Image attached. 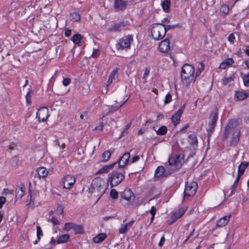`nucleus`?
<instances>
[{
    "label": "nucleus",
    "mask_w": 249,
    "mask_h": 249,
    "mask_svg": "<svg viewBox=\"0 0 249 249\" xmlns=\"http://www.w3.org/2000/svg\"><path fill=\"white\" fill-rule=\"evenodd\" d=\"M238 124L234 120H230L225 127L223 135V139L226 140L229 135L231 134L232 137L230 142L231 146H235L239 142L241 135L240 130L237 127Z\"/></svg>",
    "instance_id": "nucleus-1"
},
{
    "label": "nucleus",
    "mask_w": 249,
    "mask_h": 249,
    "mask_svg": "<svg viewBox=\"0 0 249 249\" xmlns=\"http://www.w3.org/2000/svg\"><path fill=\"white\" fill-rule=\"evenodd\" d=\"M107 186L104 180L101 178H95L92 180L90 187L89 188V193L94 194L98 197V200L105 194Z\"/></svg>",
    "instance_id": "nucleus-2"
},
{
    "label": "nucleus",
    "mask_w": 249,
    "mask_h": 249,
    "mask_svg": "<svg viewBox=\"0 0 249 249\" xmlns=\"http://www.w3.org/2000/svg\"><path fill=\"white\" fill-rule=\"evenodd\" d=\"M180 76L182 82L186 86L194 83L196 81L194 67L188 64H184L181 68Z\"/></svg>",
    "instance_id": "nucleus-3"
},
{
    "label": "nucleus",
    "mask_w": 249,
    "mask_h": 249,
    "mask_svg": "<svg viewBox=\"0 0 249 249\" xmlns=\"http://www.w3.org/2000/svg\"><path fill=\"white\" fill-rule=\"evenodd\" d=\"M151 34L155 40L162 39L166 34L165 25L161 23L153 24L151 26Z\"/></svg>",
    "instance_id": "nucleus-4"
},
{
    "label": "nucleus",
    "mask_w": 249,
    "mask_h": 249,
    "mask_svg": "<svg viewBox=\"0 0 249 249\" xmlns=\"http://www.w3.org/2000/svg\"><path fill=\"white\" fill-rule=\"evenodd\" d=\"M184 157L182 154L172 155L168 159L169 165L171 167V173L181 168L183 162Z\"/></svg>",
    "instance_id": "nucleus-5"
},
{
    "label": "nucleus",
    "mask_w": 249,
    "mask_h": 249,
    "mask_svg": "<svg viewBox=\"0 0 249 249\" xmlns=\"http://www.w3.org/2000/svg\"><path fill=\"white\" fill-rule=\"evenodd\" d=\"M124 178V174L114 171L108 174L107 181L110 182L111 187H113L120 184Z\"/></svg>",
    "instance_id": "nucleus-6"
},
{
    "label": "nucleus",
    "mask_w": 249,
    "mask_h": 249,
    "mask_svg": "<svg viewBox=\"0 0 249 249\" xmlns=\"http://www.w3.org/2000/svg\"><path fill=\"white\" fill-rule=\"evenodd\" d=\"M218 110L217 109H215L213 110L209 116V119L210 121L208 128H207V131L209 135L211 134L214 130L215 126L218 120Z\"/></svg>",
    "instance_id": "nucleus-7"
},
{
    "label": "nucleus",
    "mask_w": 249,
    "mask_h": 249,
    "mask_svg": "<svg viewBox=\"0 0 249 249\" xmlns=\"http://www.w3.org/2000/svg\"><path fill=\"white\" fill-rule=\"evenodd\" d=\"M133 41L132 36H124L119 40L118 43L116 44V48L118 50H124L130 49L131 43Z\"/></svg>",
    "instance_id": "nucleus-8"
},
{
    "label": "nucleus",
    "mask_w": 249,
    "mask_h": 249,
    "mask_svg": "<svg viewBox=\"0 0 249 249\" xmlns=\"http://www.w3.org/2000/svg\"><path fill=\"white\" fill-rule=\"evenodd\" d=\"M197 187V184L196 182H187L184 192V197L187 198L194 196L196 193Z\"/></svg>",
    "instance_id": "nucleus-9"
},
{
    "label": "nucleus",
    "mask_w": 249,
    "mask_h": 249,
    "mask_svg": "<svg viewBox=\"0 0 249 249\" xmlns=\"http://www.w3.org/2000/svg\"><path fill=\"white\" fill-rule=\"evenodd\" d=\"M128 24V22L127 21H122L114 23L108 28L107 31L109 32H119L123 30Z\"/></svg>",
    "instance_id": "nucleus-10"
},
{
    "label": "nucleus",
    "mask_w": 249,
    "mask_h": 249,
    "mask_svg": "<svg viewBox=\"0 0 249 249\" xmlns=\"http://www.w3.org/2000/svg\"><path fill=\"white\" fill-rule=\"evenodd\" d=\"M130 154L129 152H125L116 162L118 164L120 168H124L130 164Z\"/></svg>",
    "instance_id": "nucleus-11"
},
{
    "label": "nucleus",
    "mask_w": 249,
    "mask_h": 249,
    "mask_svg": "<svg viewBox=\"0 0 249 249\" xmlns=\"http://www.w3.org/2000/svg\"><path fill=\"white\" fill-rule=\"evenodd\" d=\"M49 116V110L46 107H40L36 113V118L39 122H45Z\"/></svg>",
    "instance_id": "nucleus-12"
},
{
    "label": "nucleus",
    "mask_w": 249,
    "mask_h": 249,
    "mask_svg": "<svg viewBox=\"0 0 249 249\" xmlns=\"http://www.w3.org/2000/svg\"><path fill=\"white\" fill-rule=\"evenodd\" d=\"M75 182V178L71 175L65 176L62 180L63 187L66 189H70L74 185Z\"/></svg>",
    "instance_id": "nucleus-13"
},
{
    "label": "nucleus",
    "mask_w": 249,
    "mask_h": 249,
    "mask_svg": "<svg viewBox=\"0 0 249 249\" xmlns=\"http://www.w3.org/2000/svg\"><path fill=\"white\" fill-rule=\"evenodd\" d=\"M185 104H184L176 113L172 117L171 120L175 126H176L180 122V117L184 111Z\"/></svg>",
    "instance_id": "nucleus-14"
},
{
    "label": "nucleus",
    "mask_w": 249,
    "mask_h": 249,
    "mask_svg": "<svg viewBox=\"0 0 249 249\" xmlns=\"http://www.w3.org/2000/svg\"><path fill=\"white\" fill-rule=\"evenodd\" d=\"M121 198L128 201H132L135 198L133 193L130 189L124 190L121 195Z\"/></svg>",
    "instance_id": "nucleus-15"
},
{
    "label": "nucleus",
    "mask_w": 249,
    "mask_h": 249,
    "mask_svg": "<svg viewBox=\"0 0 249 249\" xmlns=\"http://www.w3.org/2000/svg\"><path fill=\"white\" fill-rule=\"evenodd\" d=\"M170 40L168 38L160 42L159 46V50L162 53L167 52L170 50Z\"/></svg>",
    "instance_id": "nucleus-16"
},
{
    "label": "nucleus",
    "mask_w": 249,
    "mask_h": 249,
    "mask_svg": "<svg viewBox=\"0 0 249 249\" xmlns=\"http://www.w3.org/2000/svg\"><path fill=\"white\" fill-rule=\"evenodd\" d=\"M231 215H226L217 220L215 228H221L225 226L230 221Z\"/></svg>",
    "instance_id": "nucleus-17"
},
{
    "label": "nucleus",
    "mask_w": 249,
    "mask_h": 249,
    "mask_svg": "<svg viewBox=\"0 0 249 249\" xmlns=\"http://www.w3.org/2000/svg\"><path fill=\"white\" fill-rule=\"evenodd\" d=\"M128 1L115 0L114 7L118 10L123 11L125 9Z\"/></svg>",
    "instance_id": "nucleus-18"
},
{
    "label": "nucleus",
    "mask_w": 249,
    "mask_h": 249,
    "mask_svg": "<svg viewBox=\"0 0 249 249\" xmlns=\"http://www.w3.org/2000/svg\"><path fill=\"white\" fill-rule=\"evenodd\" d=\"M36 173L38 177L40 178H46L48 174V171L44 167H40L36 170Z\"/></svg>",
    "instance_id": "nucleus-19"
},
{
    "label": "nucleus",
    "mask_w": 249,
    "mask_h": 249,
    "mask_svg": "<svg viewBox=\"0 0 249 249\" xmlns=\"http://www.w3.org/2000/svg\"><path fill=\"white\" fill-rule=\"evenodd\" d=\"M188 140L190 144L192 146H196L198 144L197 138L196 134L194 133L189 135L188 137Z\"/></svg>",
    "instance_id": "nucleus-20"
},
{
    "label": "nucleus",
    "mask_w": 249,
    "mask_h": 249,
    "mask_svg": "<svg viewBox=\"0 0 249 249\" xmlns=\"http://www.w3.org/2000/svg\"><path fill=\"white\" fill-rule=\"evenodd\" d=\"M116 164H117V162H114L109 165H105L97 171V174L107 173L109 170H111Z\"/></svg>",
    "instance_id": "nucleus-21"
},
{
    "label": "nucleus",
    "mask_w": 249,
    "mask_h": 249,
    "mask_svg": "<svg viewBox=\"0 0 249 249\" xmlns=\"http://www.w3.org/2000/svg\"><path fill=\"white\" fill-rule=\"evenodd\" d=\"M234 61L232 58H228L221 63L219 68L222 69H225L228 67H231Z\"/></svg>",
    "instance_id": "nucleus-22"
},
{
    "label": "nucleus",
    "mask_w": 249,
    "mask_h": 249,
    "mask_svg": "<svg viewBox=\"0 0 249 249\" xmlns=\"http://www.w3.org/2000/svg\"><path fill=\"white\" fill-rule=\"evenodd\" d=\"M185 213L184 210H179L178 212L175 213L171 217L172 221L170 222V224H173L176 220L181 217Z\"/></svg>",
    "instance_id": "nucleus-23"
},
{
    "label": "nucleus",
    "mask_w": 249,
    "mask_h": 249,
    "mask_svg": "<svg viewBox=\"0 0 249 249\" xmlns=\"http://www.w3.org/2000/svg\"><path fill=\"white\" fill-rule=\"evenodd\" d=\"M248 162H243L238 167V175L239 177L241 176L244 174L246 169L249 165Z\"/></svg>",
    "instance_id": "nucleus-24"
},
{
    "label": "nucleus",
    "mask_w": 249,
    "mask_h": 249,
    "mask_svg": "<svg viewBox=\"0 0 249 249\" xmlns=\"http://www.w3.org/2000/svg\"><path fill=\"white\" fill-rule=\"evenodd\" d=\"M118 73V69L116 68L114 69L112 72L110 73L108 79L107 81V86H108L110 84H111L113 80H114L117 77Z\"/></svg>",
    "instance_id": "nucleus-25"
},
{
    "label": "nucleus",
    "mask_w": 249,
    "mask_h": 249,
    "mask_svg": "<svg viewBox=\"0 0 249 249\" xmlns=\"http://www.w3.org/2000/svg\"><path fill=\"white\" fill-rule=\"evenodd\" d=\"M127 101L126 100L125 101H124L120 106H108L107 107V112L105 114L103 115V117L107 116L108 114H109L110 113H112L115 111L117 110L120 107H121Z\"/></svg>",
    "instance_id": "nucleus-26"
},
{
    "label": "nucleus",
    "mask_w": 249,
    "mask_h": 249,
    "mask_svg": "<svg viewBox=\"0 0 249 249\" xmlns=\"http://www.w3.org/2000/svg\"><path fill=\"white\" fill-rule=\"evenodd\" d=\"M25 192V188L23 184H20L18 189L16 190V197L18 198H21L24 195Z\"/></svg>",
    "instance_id": "nucleus-27"
},
{
    "label": "nucleus",
    "mask_w": 249,
    "mask_h": 249,
    "mask_svg": "<svg viewBox=\"0 0 249 249\" xmlns=\"http://www.w3.org/2000/svg\"><path fill=\"white\" fill-rule=\"evenodd\" d=\"M249 96V94L243 91H237L235 94V99L236 100H242Z\"/></svg>",
    "instance_id": "nucleus-28"
},
{
    "label": "nucleus",
    "mask_w": 249,
    "mask_h": 249,
    "mask_svg": "<svg viewBox=\"0 0 249 249\" xmlns=\"http://www.w3.org/2000/svg\"><path fill=\"white\" fill-rule=\"evenodd\" d=\"M165 170L163 166H158L155 172V177L160 178L161 177L165 172Z\"/></svg>",
    "instance_id": "nucleus-29"
},
{
    "label": "nucleus",
    "mask_w": 249,
    "mask_h": 249,
    "mask_svg": "<svg viewBox=\"0 0 249 249\" xmlns=\"http://www.w3.org/2000/svg\"><path fill=\"white\" fill-rule=\"evenodd\" d=\"M70 238V235L68 234L60 235L57 240V244L64 243L67 242Z\"/></svg>",
    "instance_id": "nucleus-30"
},
{
    "label": "nucleus",
    "mask_w": 249,
    "mask_h": 249,
    "mask_svg": "<svg viewBox=\"0 0 249 249\" xmlns=\"http://www.w3.org/2000/svg\"><path fill=\"white\" fill-rule=\"evenodd\" d=\"M240 178V177H239V176H237V177H236V179H235L233 184L231 186V193H230V196H231L233 195V194H234L235 192V190H236V188H237V187L238 186Z\"/></svg>",
    "instance_id": "nucleus-31"
},
{
    "label": "nucleus",
    "mask_w": 249,
    "mask_h": 249,
    "mask_svg": "<svg viewBox=\"0 0 249 249\" xmlns=\"http://www.w3.org/2000/svg\"><path fill=\"white\" fill-rule=\"evenodd\" d=\"M106 237L107 235L105 233L99 234L98 235L93 238V241L96 243H100L104 240Z\"/></svg>",
    "instance_id": "nucleus-32"
},
{
    "label": "nucleus",
    "mask_w": 249,
    "mask_h": 249,
    "mask_svg": "<svg viewBox=\"0 0 249 249\" xmlns=\"http://www.w3.org/2000/svg\"><path fill=\"white\" fill-rule=\"evenodd\" d=\"M71 20L72 21L76 22L78 21L81 19V16L79 13L77 12H73L71 13L70 15Z\"/></svg>",
    "instance_id": "nucleus-33"
},
{
    "label": "nucleus",
    "mask_w": 249,
    "mask_h": 249,
    "mask_svg": "<svg viewBox=\"0 0 249 249\" xmlns=\"http://www.w3.org/2000/svg\"><path fill=\"white\" fill-rule=\"evenodd\" d=\"M82 39V36L79 34L74 35L72 38V40L75 44L79 45Z\"/></svg>",
    "instance_id": "nucleus-34"
},
{
    "label": "nucleus",
    "mask_w": 249,
    "mask_h": 249,
    "mask_svg": "<svg viewBox=\"0 0 249 249\" xmlns=\"http://www.w3.org/2000/svg\"><path fill=\"white\" fill-rule=\"evenodd\" d=\"M73 230L75 234H80L83 232V227L81 225H76L75 224Z\"/></svg>",
    "instance_id": "nucleus-35"
},
{
    "label": "nucleus",
    "mask_w": 249,
    "mask_h": 249,
    "mask_svg": "<svg viewBox=\"0 0 249 249\" xmlns=\"http://www.w3.org/2000/svg\"><path fill=\"white\" fill-rule=\"evenodd\" d=\"M167 129L166 126H162L156 131V133L158 135H164L167 133Z\"/></svg>",
    "instance_id": "nucleus-36"
},
{
    "label": "nucleus",
    "mask_w": 249,
    "mask_h": 249,
    "mask_svg": "<svg viewBox=\"0 0 249 249\" xmlns=\"http://www.w3.org/2000/svg\"><path fill=\"white\" fill-rule=\"evenodd\" d=\"M75 224L71 222L66 223L64 225V227L63 228V230L64 231H68L70 230H73Z\"/></svg>",
    "instance_id": "nucleus-37"
},
{
    "label": "nucleus",
    "mask_w": 249,
    "mask_h": 249,
    "mask_svg": "<svg viewBox=\"0 0 249 249\" xmlns=\"http://www.w3.org/2000/svg\"><path fill=\"white\" fill-rule=\"evenodd\" d=\"M161 5L163 10L165 12H167L170 6V0H165L162 2Z\"/></svg>",
    "instance_id": "nucleus-38"
},
{
    "label": "nucleus",
    "mask_w": 249,
    "mask_h": 249,
    "mask_svg": "<svg viewBox=\"0 0 249 249\" xmlns=\"http://www.w3.org/2000/svg\"><path fill=\"white\" fill-rule=\"evenodd\" d=\"M34 91L32 90H30L26 95V100L28 105H31L32 103V96L33 95Z\"/></svg>",
    "instance_id": "nucleus-39"
},
{
    "label": "nucleus",
    "mask_w": 249,
    "mask_h": 249,
    "mask_svg": "<svg viewBox=\"0 0 249 249\" xmlns=\"http://www.w3.org/2000/svg\"><path fill=\"white\" fill-rule=\"evenodd\" d=\"M111 156V153L108 150L105 151L102 154L103 161L106 162L108 160Z\"/></svg>",
    "instance_id": "nucleus-40"
},
{
    "label": "nucleus",
    "mask_w": 249,
    "mask_h": 249,
    "mask_svg": "<svg viewBox=\"0 0 249 249\" xmlns=\"http://www.w3.org/2000/svg\"><path fill=\"white\" fill-rule=\"evenodd\" d=\"M17 143L16 142H10L7 146H4V149L10 150V151L16 149L17 147Z\"/></svg>",
    "instance_id": "nucleus-41"
},
{
    "label": "nucleus",
    "mask_w": 249,
    "mask_h": 249,
    "mask_svg": "<svg viewBox=\"0 0 249 249\" xmlns=\"http://www.w3.org/2000/svg\"><path fill=\"white\" fill-rule=\"evenodd\" d=\"M199 64L200 65V67L198 68L197 70L196 74L195 75V77L196 78L198 76H199L201 73V72L204 70V65L202 62H199Z\"/></svg>",
    "instance_id": "nucleus-42"
},
{
    "label": "nucleus",
    "mask_w": 249,
    "mask_h": 249,
    "mask_svg": "<svg viewBox=\"0 0 249 249\" xmlns=\"http://www.w3.org/2000/svg\"><path fill=\"white\" fill-rule=\"evenodd\" d=\"M220 11L221 13L223 14L224 16L227 15L229 11L228 5L226 4L222 5L220 9Z\"/></svg>",
    "instance_id": "nucleus-43"
},
{
    "label": "nucleus",
    "mask_w": 249,
    "mask_h": 249,
    "mask_svg": "<svg viewBox=\"0 0 249 249\" xmlns=\"http://www.w3.org/2000/svg\"><path fill=\"white\" fill-rule=\"evenodd\" d=\"M150 74V69L149 68H146L144 70V72L143 73V75L142 77V79L143 80V82L144 83H146V79L148 76H149Z\"/></svg>",
    "instance_id": "nucleus-44"
},
{
    "label": "nucleus",
    "mask_w": 249,
    "mask_h": 249,
    "mask_svg": "<svg viewBox=\"0 0 249 249\" xmlns=\"http://www.w3.org/2000/svg\"><path fill=\"white\" fill-rule=\"evenodd\" d=\"M129 229V227L126 224L122 225L119 229V232L120 233H125Z\"/></svg>",
    "instance_id": "nucleus-45"
},
{
    "label": "nucleus",
    "mask_w": 249,
    "mask_h": 249,
    "mask_svg": "<svg viewBox=\"0 0 249 249\" xmlns=\"http://www.w3.org/2000/svg\"><path fill=\"white\" fill-rule=\"evenodd\" d=\"M110 197L112 199H116L118 196V193L115 189H112L110 193Z\"/></svg>",
    "instance_id": "nucleus-46"
},
{
    "label": "nucleus",
    "mask_w": 249,
    "mask_h": 249,
    "mask_svg": "<svg viewBox=\"0 0 249 249\" xmlns=\"http://www.w3.org/2000/svg\"><path fill=\"white\" fill-rule=\"evenodd\" d=\"M244 84L246 86H249V73L243 77Z\"/></svg>",
    "instance_id": "nucleus-47"
},
{
    "label": "nucleus",
    "mask_w": 249,
    "mask_h": 249,
    "mask_svg": "<svg viewBox=\"0 0 249 249\" xmlns=\"http://www.w3.org/2000/svg\"><path fill=\"white\" fill-rule=\"evenodd\" d=\"M36 234L37 239L40 240L41 237L43 235V232L40 226H37L36 227Z\"/></svg>",
    "instance_id": "nucleus-48"
},
{
    "label": "nucleus",
    "mask_w": 249,
    "mask_h": 249,
    "mask_svg": "<svg viewBox=\"0 0 249 249\" xmlns=\"http://www.w3.org/2000/svg\"><path fill=\"white\" fill-rule=\"evenodd\" d=\"M48 222H52L53 225H59L60 224L59 221L55 217L53 216L51 219L48 220Z\"/></svg>",
    "instance_id": "nucleus-49"
},
{
    "label": "nucleus",
    "mask_w": 249,
    "mask_h": 249,
    "mask_svg": "<svg viewBox=\"0 0 249 249\" xmlns=\"http://www.w3.org/2000/svg\"><path fill=\"white\" fill-rule=\"evenodd\" d=\"M172 100V95L170 93H167L165 98L164 103L167 104L169 103Z\"/></svg>",
    "instance_id": "nucleus-50"
},
{
    "label": "nucleus",
    "mask_w": 249,
    "mask_h": 249,
    "mask_svg": "<svg viewBox=\"0 0 249 249\" xmlns=\"http://www.w3.org/2000/svg\"><path fill=\"white\" fill-rule=\"evenodd\" d=\"M100 53V52L98 49H95L93 50L91 56L93 58H97Z\"/></svg>",
    "instance_id": "nucleus-51"
},
{
    "label": "nucleus",
    "mask_w": 249,
    "mask_h": 249,
    "mask_svg": "<svg viewBox=\"0 0 249 249\" xmlns=\"http://www.w3.org/2000/svg\"><path fill=\"white\" fill-rule=\"evenodd\" d=\"M235 39V36L233 34H230L228 37V41L231 44L234 42Z\"/></svg>",
    "instance_id": "nucleus-52"
},
{
    "label": "nucleus",
    "mask_w": 249,
    "mask_h": 249,
    "mask_svg": "<svg viewBox=\"0 0 249 249\" xmlns=\"http://www.w3.org/2000/svg\"><path fill=\"white\" fill-rule=\"evenodd\" d=\"M71 82V79L70 78H66L63 79L62 83L64 86L66 87L70 84Z\"/></svg>",
    "instance_id": "nucleus-53"
},
{
    "label": "nucleus",
    "mask_w": 249,
    "mask_h": 249,
    "mask_svg": "<svg viewBox=\"0 0 249 249\" xmlns=\"http://www.w3.org/2000/svg\"><path fill=\"white\" fill-rule=\"evenodd\" d=\"M140 160V157L139 156H135L132 158L130 160V164L135 163L139 161Z\"/></svg>",
    "instance_id": "nucleus-54"
},
{
    "label": "nucleus",
    "mask_w": 249,
    "mask_h": 249,
    "mask_svg": "<svg viewBox=\"0 0 249 249\" xmlns=\"http://www.w3.org/2000/svg\"><path fill=\"white\" fill-rule=\"evenodd\" d=\"M232 80H233V79L231 77L224 78L223 80V83L225 85L230 83Z\"/></svg>",
    "instance_id": "nucleus-55"
},
{
    "label": "nucleus",
    "mask_w": 249,
    "mask_h": 249,
    "mask_svg": "<svg viewBox=\"0 0 249 249\" xmlns=\"http://www.w3.org/2000/svg\"><path fill=\"white\" fill-rule=\"evenodd\" d=\"M29 196H30V202L27 204V205H30L31 203H33V205H34V200H35V197H34V195H32L31 193H30V191H29Z\"/></svg>",
    "instance_id": "nucleus-56"
},
{
    "label": "nucleus",
    "mask_w": 249,
    "mask_h": 249,
    "mask_svg": "<svg viewBox=\"0 0 249 249\" xmlns=\"http://www.w3.org/2000/svg\"><path fill=\"white\" fill-rule=\"evenodd\" d=\"M104 124L103 122H100L99 125L95 127V130L102 131L103 129Z\"/></svg>",
    "instance_id": "nucleus-57"
},
{
    "label": "nucleus",
    "mask_w": 249,
    "mask_h": 249,
    "mask_svg": "<svg viewBox=\"0 0 249 249\" xmlns=\"http://www.w3.org/2000/svg\"><path fill=\"white\" fill-rule=\"evenodd\" d=\"M6 199L3 196L0 197V208H1L3 204L5 203Z\"/></svg>",
    "instance_id": "nucleus-58"
},
{
    "label": "nucleus",
    "mask_w": 249,
    "mask_h": 249,
    "mask_svg": "<svg viewBox=\"0 0 249 249\" xmlns=\"http://www.w3.org/2000/svg\"><path fill=\"white\" fill-rule=\"evenodd\" d=\"M71 31L69 29H66L65 31V36L66 37H69L71 35Z\"/></svg>",
    "instance_id": "nucleus-59"
},
{
    "label": "nucleus",
    "mask_w": 249,
    "mask_h": 249,
    "mask_svg": "<svg viewBox=\"0 0 249 249\" xmlns=\"http://www.w3.org/2000/svg\"><path fill=\"white\" fill-rule=\"evenodd\" d=\"M156 212V208L154 206H152L151 208V209L150 210V213L151 215H153H153H155Z\"/></svg>",
    "instance_id": "nucleus-60"
},
{
    "label": "nucleus",
    "mask_w": 249,
    "mask_h": 249,
    "mask_svg": "<svg viewBox=\"0 0 249 249\" xmlns=\"http://www.w3.org/2000/svg\"><path fill=\"white\" fill-rule=\"evenodd\" d=\"M165 239L164 237L162 236L161 238L160 242L159 243V246L160 247H161L163 245V244H164V243L165 242Z\"/></svg>",
    "instance_id": "nucleus-61"
},
{
    "label": "nucleus",
    "mask_w": 249,
    "mask_h": 249,
    "mask_svg": "<svg viewBox=\"0 0 249 249\" xmlns=\"http://www.w3.org/2000/svg\"><path fill=\"white\" fill-rule=\"evenodd\" d=\"M175 27V26L174 25H167L166 26H165V30H166V33L167 32V31L168 30H170V29H173L174 27Z\"/></svg>",
    "instance_id": "nucleus-62"
},
{
    "label": "nucleus",
    "mask_w": 249,
    "mask_h": 249,
    "mask_svg": "<svg viewBox=\"0 0 249 249\" xmlns=\"http://www.w3.org/2000/svg\"><path fill=\"white\" fill-rule=\"evenodd\" d=\"M134 222V220H131L129 222L126 223V224L128 226V227L130 229L133 225Z\"/></svg>",
    "instance_id": "nucleus-63"
},
{
    "label": "nucleus",
    "mask_w": 249,
    "mask_h": 249,
    "mask_svg": "<svg viewBox=\"0 0 249 249\" xmlns=\"http://www.w3.org/2000/svg\"><path fill=\"white\" fill-rule=\"evenodd\" d=\"M245 52L246 54L249 56V46L246 47Z\"/></svg>",
    "instance_id": "nucleus-64"
}]
</instances>
